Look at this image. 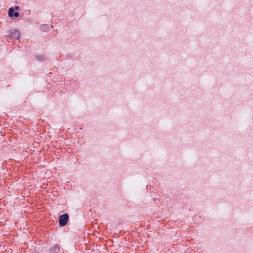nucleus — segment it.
I'll return each mask as SVG.
<instances>
[{
  "mask_svg": "<svg viewBox=\"0 0 253 253\" xmlns=\"http://www.w3.org/2000/svg\"><path fill=\"white\" fill-rule=\"evenodd\" d=\"M14 9L13 7H10L8 10V15L9 17H13V14H14Z\"/></svg>",
  "mask_w": 253,
  "mask_h": 253,
  "instance_id": "obj_4",
  "label": "nucleus"
},
{
  "mask_svg": "<svg viewBox=\"0 0 253 253\" xmlns=\"http://www.w3.org/2000/svg\"><path fill=\"white\" fill-rule=\"evenodd\" d=\"M19 13L17 12H14V14H13V16H14L15 17H18L19 16Z\"/></svg>",
  "mask_w": 253,
  "mask_h": 253,
  "instance_id": "obj_5",
  "label": "nucleus"
},
{
  "mask_svg": "<svg viewBox=\"0 0 253 253\" xmlns=\"http://www.w3.org/2000/svg\"><path fill=\"white\" fill-rule=\"evenodd\" d=\"M59 251V247L58 245H55L52 249L51 250V252L52 253H54L55 252H57Z\"/></svg>",
  "mask_w": 253,
  "mask_h": 253,
  "instance_id": "obj_3",
  "label": "nucleus"
},
{
  "mask_svg": "<svg viewBox=\"0 0 253 253\" xmlns=\"http://www.w3.org/2000/svg\"><path fill=\"white\" fill-rule=\"evenodd\" d=\"M68 219L69 216L67 213L60 215L59 218L60 226L62 227L65 226L67 224Z\"/></svg>",
  "mask_w": 253,
  "mask_h": 253,
  "instance_id": "obj_2",
  "label": "nucleus"
},
{
  "mask_svg": "<svg viewBox=\"0 0 253 253\" xmlns=\"http://www.w3.org/2000/svg\"><path fill=\"white\" fill-rule=\"evenodd\" d=\"M9 35L8 36V39H13L14 40H18L20 36L19 32L15 29H12L9 32Z\"/></svg>",
  "mask_w": 253,
  "mask_h": 253,
  "instance_id": "obj_1",
  "label": "nucleus"
},
{
  "mask_svg": "<svg viewBox=\"0 0 253 253\" xmlns=\"http://www.w3.org/2000/svg\"><path fill=\"white\" fill-rule=\"evenodd\" d=\"M14 9H16V10H18L19 9V7L18 6H15L14 8Z\"/></svg>",
  "mask_w": 253,
  "mask_h": 253,
  "instance_id": "obj_6",
  "label": "nucleus"
}]
</instances>
